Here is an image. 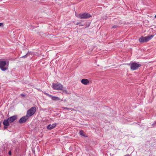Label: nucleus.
Masks as SVG:
<instances>
[{
    "mask_svg": "<svg viewBox=\"0 0 156 156\" xmlns=\"http://www.w3.org/2000/svg\"><path fill=\"white\" fill-rule=\"evenodd\" d=\"M52 88L55 90H61L63 93L67 94V91L64 89H63V86L60 83H54L52 85Z\"/></svg>",
    "mask_w": 156,
    "mask_h": 156,
    "instance_id": "1",
    "label": "nucleus"
},
{
    "mask_svg": "<svg viewBox=\"0 0 156 156\" xmlns=\"http://www.w3.org/2000/svg\"><path fill=\"white\" fill-rule=\"evenodd\" d=\"M9 61L7 62L3 60H0V68L3 71L6 70L8 67Z\"/></svg>",
    "mask_w": 156,
    "mask_h": 156,
    "instance_id": "2",
    "label": "nucleus"
},
{
    "mask_svg": "<svg viewBox=\"0 0 156 156\" xmlns=\"http://www.w3.org/2000/svg\"><path fill=\"white\" fill-rule=\"evenodd\" d=\"M129 65L130 66L131 69L132 70H136L141 66L140 64L135 62L130 63Z\"/></svg>",
    "mask_w": 156,
    "mask_h": 156,
    "instance_id": "3",
    "label": "nucleus"
},
{
    "mask_svg": "<svg viewBox=\"0 0 156 156\" xmlns=\"http://www.w3.org/2000/svg\"><path fill=\"white\" fill-rule=\"evenodd\" d=\"M75 15L76 17L81 19H87L91 17V16L90 14L86 13H80V14L76 13Z\"/></svg>",
    "mask_w": 156,
    "mask_h": 156,
    "instance_id": "4",
    "label": "nucleus"
},
{
    "mask_svg": "<svg viewBox=\"0 0 156 156\" xmlns=\"http://www.w3.org/2000/svg\"><path fill=\"white\" fill-rule=\"evenodd\" d=\"M153 36L154 35H151L145 37H142L140 38L139 41L141 43L146 42L151 39Z\"/></svg>",
    "mask_w": 156,
    "mask_h": 156,
    "instance_id": "5",
    "label": "nucleus"
},
{
    "mask_svg": "<svg viewBox=\"0 0 156 156\" xmlns=\"http://www.w3.org/2000/svg\"><path fill=\"white\" fill-rule=\"evenodd\" d=\"M36 111V109L35 107H32L28 110L27 112V115L29 117L34 115Z\"/></svg>",
    "mask_w": 156,
    "mask_h": 156,
    "instance_id": "6",
    "label": "nucleus"
},
{
    "mask_svg": "<svg viewBox=\"0 0 156 156\" xmlns=\"http://www.w3.org/2000/svg\"><path fill=\"white\" fill-rule=\"evenodd\" d=\"M29 117L26 115L25 116L23 117L19 120V122L20 123L25 122Z\"/></svg>",
    "mask_w": 156,
    "mask_h": 156,
    "instance_id": "7",
    "label": "nucleus"
},
{
    "mask_svg": "<svg viewBox=\"0 0 156 156\" xmlns=\"http://www.w3.org/2000/svg\"><path fill=\"white\" fill-rule=\"evenodd\" d=\"M17 119V116L16 115H14L9 118L8 120H9V122H13Z\"/></svg>",
    "mask_w": 156,
    "mask_h": 156,
    "instance_id": "8",
    "label": "nucleus"
},
{
    "mask_svg": "<svg viewBox=\"0 0 156 156\" xmlns=\"http://www.w3.org/2000/svg\"><path fill=\"white\" fill-rule=\"evenodd\" d=\"M56 126V124L55 123L53 124L52 125L49 124L47 127V129H51Z\"/></svg>",
    "mask_w": 156,
    "mask_h": 156,
    "instance_id": "9",
    "label": "nucleus"
},
{
    "mask_svg": "<svg viewBox=\"0 0 156 156\" xmlns=\"http://www.w3.org/2000/svg\"><path fill=\"white\" fill-rule=\"evenodd\" d=\"M81 82L84 85H87L89 83V81L87 79H83L81 80Z\"/></svg>",
    "mask_w": 156,
    "mask_h": 156,
    "instance_id": "10",
    "label": "nucleus"
},
{
    "mask_svg": "<svg viewBox=\"0 0 156 156\" xmlns=\"http://www.w3.org/2000/svg\"><path fill=\"white\" fill-rule=\"evenodd\" d=\"M49 97L51 98L52 100L55 101H57L60 100L59 98L57 97H55L52 95H50Z\"/></svg>",
    "mask_w": 156,
    "mask_h": 156,
    "instance_id": "11",
    "label": "nucleus"
},
{
    "mask_svg": "<svg viewBox=\"0 0 156 156\" xmlns=\"http://www.w3.org/2000/svg\"><path fill=\"white\" fill-rule=\"evenodd\" d=\"M9 120H8V119L7 120H4L3 124L5 126H8L9 125Z\"/></svg>",
    "mask_w": 156,
    "mask_h": 156,
    "instance_id": "12",
    "label": "nucleus"
},
{
    "mask_svg": "<svg viewBox=\"0 0 156 156\" xmlns=\"http://www.w3.org/2000/svg\"><path fill=\"white\" fill-rule=\"evenodd\" d=\"M80 135L83 136H84V133L83 130H80Z\"/></svg>",
    "mask_w": 156,
    "mask_h": 156,
    "instance_id": "13",
    "label": "nucleus"
},
{
    "mask_svg": "<svg viewBox=\"0 0 156 156\" xmlns=\"http://www.w3.org/2000/svg\"><path fill=\"white\" fill-rule=\"evenodd\" d=\"M63 108L65 110V111H69L71 109V108H67V107H63Z\"/></svg>",
    "mask_w": 156,
    "mask_h": 156,
    "instance_id": "14",
    "label": "nucleus"
},
{
    "mask_svg": "<svg viewBox=\"0 0 156 156\" xmlns=\"http://www.w3.org/2000/svg\"><path fill=\"white\" fill-rule=\"evenodd\" d=\"M116 27H117V26H114L112 27V28H116Z\"/></svg>",
    "mask_w": 156,
    "mask_h": 156,
    "instance_id": "15",
    "label": "nucleus"
},
{
    "mask_svg": "<svg viewBox=\"0 0 156 156\" xmlns=\"http://www.w3.org/2000/svg\"><path fill=\"white\" fill-rule=\"evenodd\" d=\"M21 96H22V97H24L25 96V95L23 94H20Z\"/></svg>",
    "mask_w": 156,
    "mask_h": 156,
    "instance_id": "16",
    "label": "nucleus"
},
{
    "mask_svg": "<svg viewBox=\"0 0 156 156\" xmlns=\"http://www.w3.org/2000/svg\"><path fill=\"white\" fill-rule=\"evenodd\" d=\"M9 154L11 155V151H9Z\"/></svg>",
    "mask_w": 156,
    "mask_h": 156,
    "instance_id": "17",
    "label": "nucleus"
},
{
    "mask_svg": "<svg viewBox=\"0 0 156 156\" xmlns=\"http://www.w3.org/2000/svg\"><path fill=\"white\" fill-rule=\"evenodd\" d=\"M45 94L47 95V96H48L49 97V96L50 95H49V94H48L47 93H45Z\"/></svg>",
    "mask_w": 156,
    "mask_h": 156,
    "instance_id": "18",
    "label": "nucleus"
},
{
    "mask_svg": "<svg viewBox=\"0 0 156 156\" xmlns=\"http://www.w3.org/2000/svg\"><path fill=\"white\" fill-rule=\"evenodd\" d=\"M3 23H0V26H2V25H3Z\"/></svg>",
    "mask_w": 156,
    "mask_h": 156,
    "instance_id": "19",
    "label": "nucleus"
},
{
    "mask_svg": "<svg viewBox=\"0 0 156 156\" xmlns=\"http://www.w3.org/2000/svg\"><path fill=\"white\" fill-rule=\"evenodd\" d=\"M4 126V129H6V128H7V126Z\"/></svg>",
    "mask_w": 156,
    "mask_h": 156,
    "instance_id": "20",
    "label": "nucleus"
},
{
    "mask_svg": "<svg viewBox=\"0 0 156 156\" xmlns=\"http://www.w3.org/2000/svg\"><path fill=\"white\" fill-rule=\"evenodd\" d=\"M27 55V54L26 55H24V56H23V57H26V55Z\"/></svg>",
    "mask_w": 156,
    "mask_h": 156,
    "instance_id": "21",
    "label": "nucleus"
},
{
    "mask_svg": "<svg viewBox=\"0 0 156 156\" xmlns=\"http://www.w3.org/2000/svg\"><path fill=\"white\" fill-rule=\"evenodd\" d=\"M155 18H156V15H155Z\"/></svg>",
    "mask_w": 156,
    "mask_h": 156,
    "instance_id": "22",
    "label": "nucleus"
},
{
    "mask_svg": "<svg viewBox=\"0 0 156 156\" xmlns=\"http://www.w3.org/2000/svg\"><path fill=\"white\" fill-rule=\"evenodd\" d=\"M78 24H79V23H77L76 25H78Z\"/></svg>",
    "mask_w": 156,
    "mask_h": 156,
    "instance_id": "23",
    "label": "nucleus"
},
{
    "mask_svg": "<svg viewBox=\"0 0 156 156\" xmlns=\"http://www.w3.org/2000/svg\"><path fill=\"white\" fill-rule=\"evenodd\" d=\"M155 124H156V122H155Z\"/></svg>",
    "mask_w": 156,
    "mask_h": 156,
    "instance_id": "24",
    "label": "nucleus"
}]
</instances>
